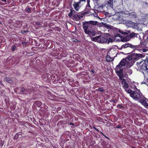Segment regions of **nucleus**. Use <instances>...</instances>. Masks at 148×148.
<instances>
[{
	"mask_svg": "<svg viewBox=\"0 0 148 148\" xmlns=\"http://www.w3.org/2000/svg\"><path fill=\"white\" fill-rule=\"evenodd\" d=\"M20 91L22 92H25V91H27V90H25L24 88L23 87L21 88Z\"/></svg>",
	"mask_w": 148,
	"mask_h": 148,
	"instance_id": "72a5a7b5",
	"label": "nucleus"
},
{
	"mask_svg": "<svg viewBox=\"0 0 148 148\" xmlns=\"http://www.w3.org/2000/svg\"><path fill=\"white\" fill-rule=\"evenodd\" d=\"M94 16H95V17H97V14L96 13H95V14L94 15Z\"/></svg>",
	"mask_w": 148,
	"mask_h": 148,
	"instance_id": "4d7b16f0",
	"label": "nucleus"
},
{
	"mask_svg": "<svg viewBox=\"0 0 148 148\" xmlns=\"http://www.w3.org/2000/svg\"><path fill=\"white\" fill-rule=\"evenodd\" d=\"M83 17V16H81L79 15L76 14H73L72 15V18L76 21H78L79 19Z\"/></svg>",
	"mask_w": 148,
	"mask_h": 148,
	"instance_id": "1a4fd4ad",
	"label": "nucleus"
},
{
	"mask_svg": "<svg viewBox=\"0 0 148 148\" xmlns=\"http://www.w3.org/2000/svg\"><path fill=\"white\" fill-rule=\"evenodd\" d=\"M91 72L93 73H94V72H95V71L94 70H91Z\"/></svg>",
	"mask_w": 148,
	"mask_h": 148,
	"instance_id": "5fc2aeb1",
	"label": "nucleus"
},
{
	"mask_svg": "<svg viewBox=\"0 0 148 148\" xmlns=\"http://www.w3.org/2000/svg\"><path fill=\"white\" fill-rule=\"evenodd\" d=\"M28 32V31L26 30V31H21V33L22 34H24L25 33H26L27 32Z\"/></svg>",
	"mask_w": 148,
	"mask_h": 148,
	"instance_id": "79ce46f5",
	"label": "nucleus"
},
{
	"mask_svg": "<svg viewBox=\"0 0 148 148\" xmlns=\"http://www.w3.org/2000/svg\"><path fill=\"white\" fill-rule=\"evenodd\" d=\"M111 145H109L108 143H106V145L103 146V148H111Z\"/></svg>",
	"mask_w": 148,
	"mask_h": 148,
	"instance_id": "a878e982",
	"label": "nucleus"
},
{
	"mask_svg": "<svg viewBox=\"0 0 148 148\" xmlns=\"http://www.w3.org/2000/svg\"><path fill=\"white\" fill-rule=\"evenodd\" d=\"M35 24L38 25H41L40 23L38 22H36L35 23Z\"/></svg>",
	"mask_w": 148,
	"mask_h": 148,
	"instance_id": "de8ad7c7",
	"label": "nucleus"
},
{
	"mask_svg": "<svg viewBox=\"0 0 148 148\" xmlns=\"http://www.w3.org/2000/svg\"><path fill=\"white\" fill-rule=\"evenodd\" d=\"M34 104L38 107H40L42 104V102L40 101H37L34 102Z\"/></svg>",
	"mask_w": 148,
	"mask_h": 148,
	"instance_id": "412c9836",
	"label": "nucleus"
},
{
	"mask_svg": "<svg viewBox=\"0 0 148 148\" xmlns=\"http://www.w3.org/2000/svg\"><path fill=\"white\" fill-rule=\"evenodd\" d=\"M93 41L101 43H107L109 44L110 42H113V39L110 38H108L107 37L102 36H98L92 38Z\"/></svg>",
	"mask_w": 148,
	"mask_h": 148,
	"instance_id": "7ed1b4c3",
	"label": "nucleus"
},
{
	"mask_svg": "<svg viewBox=\"0 0 148 148\" xmlns=\"http://www.w3.org/2000/svg\"><path fill=\"white\" fill-rule=\"evenodd\" d=\"M73 132H71L73 134H75L76 136H81L82 135L81 133L80 132H77V130H72Z\"/></svg>",
	"mask_w": 148,
	"mask_h": 148,
	"instance_id": "a211bd4d",
	"label": "nucleus"
},
{
	"mask_svg": "<svg viewBox=\"0 0 148 148\" xmlns=\"http://www.w3.org/2000/svg\"><path fill=\"white\" fill-rule=\"evenodd\" d=\"M112 101L114 102V103H115L116 102V101L114 99H113L112 100Z\"/></svg>",
	"mask_w": 148,
	"mask_h": 148,
	"instance_id": "052dcab7",
	"label": "nucleus"
},
{
	"mask_svg": "<svg viewBox=\"0 0 148 148\" xmlns=\"http://www.w3.org/2000/svg\"><path fill=\"white\" fill-rule=\"evenodd\" d=\"M87 32L86 33V34H88V35H92L93 36H95L96 34L95 32L93 30H88V31H86Z\"/></svg>",
	"mask_w": 148,
	"mask_h": 148,
	"instance_id": "dca6fc26",
	"label": "nucleus"
},
{
	"mask_svg": "<svg viewBox=\"0 0 148 148\" xmlns=\"http://www.w3.org/2000/svg\"><path fill=\"white\" fill-rule=\"evenodd\" d=\"M141 97H143V96L142 95V94L140 92H136L135 100H139Z\"/></svg>",
	"mask_w": 148,
	"mask_h": 148,
	"instance_id": "ddd939ff",
	"label": "nucleus"
},
{
	"mask_svg": "<svg viewBox=\"0 0 148 148\" xmlns=\"http://www.w3.org/2000/svg\"><path fill=\"white\" fill-rule=\"evenodd\" d=\"M143 64H145L147 65L148 64V57L146 58V59L144 60V63Z\"/></svg>",
	"mask_w": 148,
	"mask_h": 148,
	"instance_id": "473e14b6",
	"label": "nucleus"
},
{
	"mask_svg": "<svg viewBox=\"0 0 148 148\" xmlns=\"http://www.w3.org/2000/svg\"><path fill=\"white\" fill-rule=\"evenodd\" d=\"M144 57L143 54L136 53H132L131 55L125 59L126 63V66L127 68H130L132 66L134 63V60H137L139 58H142Z\"/></svg>",
	"mask_w": 148,
	"mask_h": 148,
	"instance_id": "f257e3e1",
	"label": "nucleus"
},
{
	"mask_svg": "<svg viewBox=\"0 0 148 148\" xmlns=\"http://www.w3.org/2000/svg\"><path fill=\"white\" fill-rule=\"evenodd\" d=\"M132 148H136L134 147H132Z\"/></svg>",
	"mask_w": 148,
	"mask_h": 148,
	"instance_id": "0e129e2a",
	"label": "nucleus"
},
{
	"mask_svg": "<svg viewBox=\"0 0 148 148\" xmlns=\"http://www.w3.org/2000/svg\"><path fill=\"white\" fill-rule=\"evenodd\" d=\"M68 132V133H69V132H68V131H67V132Z\"/></svg>",
	"mask_w": 148,
	"mask_h": 148,
	"instance_id": "69168bd1",
	"label": "nucleus"
},
{
	"mask_svg": "<svg viewBox=\"0 0 148 148\" xmlns=\"http://www.w3.org/2000/svg\"><path fill=\"white\" fill-rule=\"evenodd\" d=\"M73 6L74 8L76 11H78L80 8L79 5L76 3V2H74L73 4Z\"/></svg>",
	"mask_w": 148,
	"mask_h": 148,
	"instance_id": "f3484780",
	"label": "nucleus"
},
{
	"mask_svg": "<svg viewBox=\"0 0 148 148\" xmlns=\"http://www.w3.org/2000/svg\"><path fill=\"white\" fill-rule=\"evenodd\" d=\"M148 49H147V48H144L142 50V51L143 52H147L148 51Z\"/></svg>",
	"mask_w": 148,
	"mask_h": 148,
	"instance_id": "ea45409f",
	"label": "nucleus"
},
{
	"mask_svg": "<svg viewBox=\"0 0 148 148\" xmlns=\"http://www.w3.org/2000/svg\"><path fill=\"white\" fill-rule=\"evenodd\" d=\"M126 73H128L130 74H131L132 73V71L131 69H127L126 71Z\"/></svg>",
	"mask_w": 148,
	"mask_h": 148,
	"instance_id": "7c9ffc66",
	"label": "nucleus"
},
{
	"mask_svg": "<svg viewBox=\"0 0 148 148\" xmlns=\"http://www.w3.org/2000/svg\"><path fill=\"white\" fill-rule=\"evenodd\" d=\"M114 19L116 20H120L122 18L120 12H117L114 15Z\"/></svg>",
	"mask_w": 148,
	"mask_h": 148,
	"instance_id": "f8f14e48",
	"label": "nucleus"
},
{
	"mask_svg": "<svg viewBox=\"0 0 148 148\" xmlns=\"http://www.w3.org/2000/svg\"><path fill=\"white\" fill-rule=\"evenodd\" d=\"M126 65L125 59H123L121 60L119 64L117 65L115 68V70L116 74L119 77V79H121L124 77L123 73V66Z\"/></svg>",
	"mask_w": 148,
	"mask_h": 148,
	"instance_id": "f03ea898",
	"label": "nucleus"
},
{
	"mask_svg": "<svg viewBox=\"0 0 148 148\" xmlns=\"http://www.w3.org/2000/svg\"><path fill=\"white\" fill-rule=\"evenodd\" d=\"M21 133H22L21 132H19L18 133H17L16 134L15 137H16L18 138V137H19V135L21 134V136L20 137H21Z\"/></svg>",
	"mask_w": 148,
	"mask_h": 148,
	"instance_id": "e433bc0d",
	"label": "nucleus"
},
{
	"mask_svg": "<svg viewBox=\"0 0 148 148\" xmlns=\"http://www.w3.org/2000/svg\"><path fill=\"white\" fill-rule=\"evenodd\" d=\"M73 127H74V126ZM72 128H74V127H72Z\"/></svg>",
	"mask_w": 148,
	"mask_h": 148,
	"instance_id": "774afa93",
	"label": "nucleus"
},
{
	"mask_svg": "<svg viewBox=\"0 0 148 148\" xmlns=\"http://www.w3.org/2000/svg\"><path fill=\"white\" fill-rule=\"evenodd\" d=\"M132 46V45L131 44H130L128 43H127L125 45H122V46L121 47L122 48H126L128 47H131Z\"/></svg>",
	"mask_w": 148,
	"mask_h": 148,
	"instance_id": "6ab92c4d",
	"label": "nucleus"
},
{
	"mask_svg": "<svg viewBox=\"0 0 148 148\" xmlns=\"http://www.w3.org/2000/svg\"><path fill=\"white\" fill-rule=\"evenodd\" d=\"M80 1H84L86 2V0H80Z\"/></svg>",
	"mask_w": 148,
	"mask_h": 148,
	"instance_id": "bf43d9fd",
	"label": "nucleus"
},
{
	"mask_svg": "<svg viewBox=\"0 0 148 148\" xmlns=\"http://www.w3.org/2000/svg\"><path fill=\"white\" fill-rule=\"evenodd\" d=\"M22 44L23 45H25L27 44V42L26 41L23 42Z\"/></svg>",
	"mask_w": 148,
	"mask_h": 148,
	"instance_id": "c03bdc74",
	"label": "nucleus"
},
{
	"mask_svg": "<svg viewBox=\"0 0 148 148\" xmlns=\"http://www.w3.org/2000/svg\"><path fill=\"white\" fill-rule=\"evenodd\" d=\"M16 49V47L15 45H13L12 48V51H14Z\"/></svg>",
	"mask_w": 148,
	"mask_h": 148,
	"instance_id": "f704fd0d",
	"label": "nucleus"
},
{
	"mask_svg": "<svg viewBox=\"0 0 148 148\" xmlns=\"http://www.w3.org/2000/svg\"><path fill=\"white\" fill-rule=\"evenodd\" d=\"M139 101L143 105L145 106H147L148 104L147 103L145 100V98L143 96V97H141V99H139Z\"/></svg>",
	"mask_w": 148,
	"mask_h": 148,
	"instance_id": "9d476101",
	"label": "nucleus"
},
{
	"mask_svg": "<svg viewBox=\"0 0 148 148\" xmlns=\"http://www.w3.org/2000/svg\"><path fill=\"white\" fill-rule=\"evenodd\" d=\"M77 40H74V41L75 42H77Z\"/></svg>",
	"mask_w": 148,
	"mask_h": 148,
	"instance_id": "e2e57ef3",
	"label": "nucleus"
},
{
	"mask_svg": "<svg viewBox=\"0 0 148 148\" xmlns=\"http://www.w3.org/2000/svg\"><path fill=\"white\" fill-rule=\"evenodd\" d=\"M119 31L120 33H121L122 34L127 35L126 36V40L127 39L129 40L130 39L136 37H138L137 35H139L138 34L135 33L134 32L131 33L129 31H127L126 32H124L121 30H119ZM126 41H127V40Z\"/></svg>",
	"mask_w": 148,
	"mask_h": 148,
	"instance_id": "20e7f679",
	"label": "nucleus"
},
{
	"mask_svg": "<svg viewBox=\"0 0 148 148\" xmlns=\"http://www.w3.org/2000/svg\"><path fill=\"white\" fill-rule=\"evenodd\" d=\"M147 65L145 64H143L141 66V69L144 70V72H143L144 74V73L145 74L148 73V69L147 68Z\"/></svg>",
	"mask_w": 148,
	"mask_h": 148,
	"instance_id": "9b49d317",
	"label": "nucleus"
},
{
	"mask_svg": "<svg viewBox=\"0 0 148 148\" xmlns=\"http://www.w3.org/2000/svg\"><path fill=\"white\" fill-rule=\"evenodd\" d=\"M143 38H144L145 37L147 36V42H148V31H146L145 33H143Z\"/></svg>",
	"mask_w": 148,
	"mask_h": 148,
	"instance_id": "393cba45",
	"label": "nucleus"
},
{
	"mask_svg": "<svg viewBox=\"0 0 148 148\" xmlns=\"http://www.w3.org/2000/svg\"><path fill=\"white\" fill-rule=\"evenodd\" d=\"M99 90L100 92H102L103 91V89H101V88H99Z\"/></svg>",
	"mask_w": 148,
	"mask_h": 148,
	"instance_id": "8fccbe9b",
	"label": "nucleus"
},
{
	"mask_svg": "<svg viewBox=\"0 0 148 148\" xmlns=\"http://www.w3.org/2000/svg\"><path fill=\"white\" fill-rule=\"evenodd\" d=\"M90 4H87V5L86 6V8L85 10V11L86 10V11L84 13L82 14H86L88 13L90 10Z\"/></svg>",
	"mask_w": 148,
	"mask_h": 148,
	"instance_id": "4468645a",
	"label": "nucleus"
},
{
	"mask_svg": "<svg viewBox=\"0 0 148 148\" xmlns=\"http://www.w3.org/2000/svg\"><path fill=\"white\" fill-rule=\"evenodd\" d=\"M146 45V42L144 40L142 42L141 41L140 42V45L139 46L140 47H141L143 49L145 46Z\"/></svg>",
	"mask_w": 148,
	"mask_h": 148,
	"instance_id": "aec40b11",
	"label": "nucleus"
},
{
	"mask_svg": "<svg viewBox=\"0 0 148 148\" xmlns=\"http://www.w3.org/2000/svg\"><path fill=\"white\" fill-rule=\"evenodd\" d=\"M143 61V60H141V61H138L137 62V65L138 66H139V65H140L141 64Z\"/></svg>",
	"mask_w": 148,
	"mask_h": 148,
	"instance_id": "2f4dec72",
	"label": "nucleus"
},
{
	"mask_svg": "<svg viewBox=\"0 0 148 148\" xmlns=\"http://www.w3.org/2000/svg\"><path fill=\"white\" fill-rule=\"evenodd\" d=\"M83 29L84 30V32L86 34L87 32L86 31H88L87 29H88L87 25H86V23H84L83 25Z\"/></svg>",
	"mask_w": 148,
	"mask_h": 148,
	"instance_id": "5701e85b",
	"label": "nucleus"
},
{
	"mask_svg": "<svg viewBox=\"0 0 148 148\" xmlns=\"http://www.w3.org/2000/svg\"><path fill=\"white\" fill-rule=\"evenodd\" d=\"M81 1H80V0H79V1L78 2H76V3L79 5V4L81 3Z\"/></svg>",
	"mask_w": 148,
	"mask_h": 148,
	"instance_id": "3c124183",
	"label": "nucleus"
},
{
	"mask_svg": "<svg viewBox=\"0 0 148 148\" xmlns=\"http://www.w3.org/2000/svg\"><path fill=\"white\" fill-rule=\"evenodd\" d=\"M69 124L70 125H74V124L73 123H70Z\"/></svg>",
	"mask_w": 148,
	"mask_h": 148,
	"instance_id": "13d9d810",
	"label": "nucleus"
},
{
	"mask_svg": "<svg viewBox=\"0 0 148 148\" xmlns=\"http://www.w3.org/2000/svg\"><path fill=\"white\" fill-rule=\"evenodd\" d=\"M4 80L5 81L10 83H11L12 82V80H11V79L9 77H6L4 79Z\"/></svg>",
	"mask_w": 148,
	"mask_h": 148,
	"instance_id": "b1692460",
	"label": "nucleus"
},
{
	"mask_svg": "<svg viewBox=\"0 0 148 148\" xmlns=\"http://www.w3.org/2000/svg\"><path fill=\"white\" fill-rule=\"evenodd\" d=\"M93 135L95 137L97 138H99L100 137V136L99 135L97 134H95V133H94V134H93Z\"/></svg>",
	"mask_w": 148,
	"mask_h": 148,
	"instance_id": "c9c22d12",
	"label": "nucleus"
},
{
	"mask_svg": "<svg viewBox=\"0 0 148 148\" xmlns=\"http://www.w3.org/2000/svg\"><path fill=\"white\" fill-rule=\"evenodd\" d=\"M87 4H90V0H87Z\"/></svg>",
	"mask_w": 148,
	"mask_h": 148,
	"instance_id": "864d4df0",
	"label": "nucleus"
},
{
	"mask_svg": "<svg viewBox=\"0 0 148 148\" xmlns=\"http://www.w3.org/2000/svg\"><path fill=\"white\" fill-rule=\"evenodd\" d=\"M138 36V38L141 41H142V38L140 37V36L139 35H137V36Z\"/></svg>",
	"mask_w": 148,
	"mask_h": 148,
	"instance_id": "603ef678",
	"label": "nucleus"
},
{
	"mask_svg": "<svg viewBox=\"0 0 148 148\" xmlns=\"http://www.w3.org/2000/svg\"><path fill=\"white\" fill-rule=\"evenodd\" d=\"M1 0L3 2H6V0Z\"/></svg>",
	"mask_w": 148,
	"mask_h": 148,
	"instance_id": "6e6d98bb",
	"label": "nucleus"
},
{
	"mask_svg": "<svg viewBox=\"0 0 148 148\" xmlns=\"http://www.w3.org/2000/svg\"><path fill=\"white\" fill-rule=\"evenodd\" d=\"M93 148H100L98 145H95L93 147Z\"/></svg>",
	"mask_w": 148,
	"mask_h": 148,
	"instance_id": "37998d69",
	"label": "nucleus"
},
{
	"mask_svg": "<svg viewBox=\"0 0 148 148\" xmlns=\"http://www.w3.org/2000/svg\"><path fill=\"white\" fill-rule=\"evenodd\" d=\"M115 128H121V126L120 125H117L116 126Z\"/></svg>",
	"mask_w": 148,
	"mask_h": 148,
	"instance_id": "49530a36",
	"label": "nucleus"
},
{
	"mask_svg": "<svg viewBox=\"0 0 148 148\" xmlns=\"http://www.w3.org/2000/svg\"><path fill=\"white\" fill-rule=\"evenodd\" d=\"M75 12V11H74L72 9H71L70 13H72L73 14L74 12Z\"/></svg>",
	"mask_w": 148,
	"mask_h": 148,
	"instance_id": "a19ab883",
	"label": "nucleus"
},
{
	"mask_svg": "<svg viewBox=\"0 0 148 148\" xmlns=\"http://www.w3.org/2000/svg\"><path fill=\"white\" fill-rule=\"evenodd\" d=\"M103 25L104 26V27L107 28L108 29H109V28H111L112 26L110 25H107L106 24L103 23Z\"/></svg>",
	"mask_w": 148,
	"mask_h": 148,
	"instance_id": "bb28decb",
	"label": "nucleus"
},
{
	"mask_svg": "<svg viewBox=\"0 0 148 148\" xmlns=\"http://www.w3.org/2000/svg\"><path fill=\"white\" fill-rule=\"evenodd\" d=\"M72 15H73V14L71 13H69V14H68V16H69V17H71V16H72Z\"/></svg>",
	"mask_w": 148,
	"mask_h": 148,
	"instance_id": "09e8293b",
	"label": "nucleus"
},
{
	"mask_svg": "<svg viewBox=\"0 0 148 148\" xmlns=\"http://www.w3.org/2000/svg\"><path fill=\"white\" fill-rule=\"evenodd\" d=\"M97 23V21H92L86 22V25H87V26L88 29L90 28L91 27L92 25H96Z\"/></svg>",
	"mask_w": 148,
	"mask_h": 148,
	"instance_id": "6e6552de",
	"label": "nucleus"
},
{
	"mask_svg": "<svg viewBox=\"0 0 148 148\" xmlns=\"http://www.w3.org/2000/svg\"><path fill=\"white\" fill-rule=\"evenodd\" d=\"M143 4L144 5H146L147 6H148V3H147L146 2H143Z\"/></svg>",
	"mask_w": 148,
	"mask_h": 148,
	"instance_id": "a18cd8bd",
	"label": "nucleus"
},
{
	"mask_svg": "<svg viewBox=\"0 0 148 148\" xmlns=\"http://www.w3.org/2000/svg\"><path fill=\"white\" fill-rule=\"evenodd\" d=\"M132 130H120L119 132L120 133H123L124 136H131L132 135Z\"/></svg>",
	"mask_w": 148,
	"mask_h": 148,
	"instance_id": "39448f33",
	"label": "nucleus"
},
{
	"mask_svg": "<svg viewBox=\"0 0 148 148\" xmlns=\"http://www.w3.org/2000/svg\"><path fill=\"white\" fill-rule=\"evenodd\" d=\"M97 131H99V130H96Z\"/></svg>",
	"mask_w": 148,
	"mask_h": 148,
	"instance_id": "338daca9",
	"label": "nucleus"
},
{
	"mask_svg": "<svg viewBox=\"0 0 148 148\" xmlns=\"http://www.w3.org/2000/svg\"><path fill=\"white\" fill-rule=\"evenodd\" d=\"M106 60L108 62H111L113 60V58L110 57L108 55L106 56Z\"/></svg>",
	"mask_w": 148,
	"mask_h": 148,
	"instance_id": "4be33fe9",
	"label": "nucleus"
},
{
	"mask_svg": "<svg viewBox=\"0 0 148 148\" xmlns=\"http://www.w3.org/2000/svg\"><path fill=\"white\" fill-rule=\"evenodd\" d=\"M119 106L120 107V108H122V105H119Z\"/></svg>",
	"mask_w": 148,
	"mask_h": 148,
	"instance_id": "680f3d73",
	"label": "nucleus"
},
{
	"mask_svg": "<svg viewBox=\"0 0 148 148\" xmlns=\"http://www.w3.org/2000/svg\"><path fill=\"white\" fill-rule=\"evenodd\" d=\"M120 79L122 80V84L123 85V88L125 89V91L127 92L128 90L127 89L128 87L129 86L128 84L127 83V82L124 79Z\"/></svg>",
	"mask_w": 148,
	"mask_h": 148,
	"instance_id": "423d86ee",
	"label": "nucleus"
},
{
	"mask_svg": "<svg viewBox=\"0 0 148 148\" xmlns=\"http://www.w3.org/2000/svg\"><path fill=\"white\" fill-rule=\"evenodd\" d=\"M4 143V141L3 140H1L0 141V144L1 147H2L3 146Z\"/></svg>",
	"mask_w": 148,
	"mask_h": 148,
	"instance_id": "58836bf2",
	"label": "nucleus"
},
{
	"mask_svg": "<svg viewBox=\"0 0 148 148\" xmlns=\"http://www.w3.org/2000/svg\"><path fill=\"white\" fill-rule=\"evenodd\" d=\"M127 92L130 94V96L133 99H135L136 92L135 91H132L131 89H129L127 90Z\"/></svg>",
	"mask_w": 148,
	"mask_h": 148,
	"instance_id": "0eeeda50",
	"label": "nucleus"
},
{
	"mask_svg": "<svg viewBox=\"0 0 148 148\" xmlns=\"http://www.w3.org/2000/svg\"><path fill=\"white\" fill-rule=\"evenodd\" d=\"M31 8H26L25 10V11L26 12L30 13V11H31Z\"/></svg>",
	"mask_w": 148,
	"mask_h": 148,
	"instance_id": "cd10ccee",
	"label": "nucleus"
},
{
	"mask_svg": "<svg viewBox=\"0 0 148 148\" xmlns=\"http://www.w3.org/2000/svg\"><path fill=\"white\" fill-rule=\"evenodd\" d=\"M113 0H109L106 2V4L111 8L113 7Z\"/></svg>",
	"mask_w": 148,
	"mask_h": 148,
	"instance_id": "2eb2a0df",
	"label": "nucleus"
},
{
	"mask_svg": "<svg viewBox=\"0 0 148 148\" xmlns=\"http://www.w3.org/2000/svg\"><path fill=\"white\" fill-rule=\"evenodd\" d=\"M130 15H131V16H133V17L136 18L137 17V15L134 12H132L130 14Z\"/></svg>",
	"mask_w": 148,
	"mask_h": 148,
	"instance_id": "c85d7f7f",
	"label": "nucleus"
},
{
	"mask_svg": "<svg viewBox=\"0 0 148 148\" xmlns=\"http://www.w3.org/2000/svg\"><path fill=\"white\" fill-rule=\"evenodd\" d=\"M115 39H116V38L117 37H121L122 36H121L120 34H117L115 35Z\"/></svg>",
	"mask_w": 148,
	"mask_h": 148,
	"instance_id": "4c0bfd02",
	"label": "nucleus"
},
{
	"mask_svg": "<svg viewBox=\"0 0 148 148\" xmlns=\"http://www.w3.org/2000/svg\"><path fill=\"white\" fill-rule=\"evenodd\" d=\"M115 40H116L117 41H120V40H121V41L123 42L125 41V39H122L121 38V37H119V39H117L116 38V39H115Z\"/></svg>",
	"mask_w": 148,
	"mask_h": 148,
	"instance_id": "c756f323",
	"label": "nucleus"
}]
</instances>
